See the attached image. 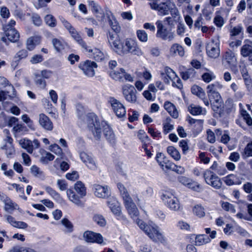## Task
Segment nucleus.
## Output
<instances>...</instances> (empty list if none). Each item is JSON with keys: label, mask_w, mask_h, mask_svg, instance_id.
<instances>
[{"label": "nucleus", "mask_w": 252, "mask_h": 252, "mask_svg": "<svg viewBox=\"0 0 252 252\" xmlns=\"http://www.w3.org/2000/svg\"><path fill=\"white\" fill-rule=\"evenodd\" d=\"M45 21L47 25L51 27H54L56 25V20L52 15H47L45 18Z\"/></svg>", "instance_id": "51"}, {"label": "nucleus", "mask_w": 252, "mask_h": 252, "mask_svg": "<svg viewBox=\"0 0 252 252\" xmlns=\"http://www.w3.org/2000/svg\"><path fill=\"white\" fill-rule=\"evenodd\" d=\"M1 149L5 150V154L7 156H11L15 153V150L13 144H5L1 147Z\"/></svg>", "instance_id": "53"}, {"label": "nucleus", "mask_w": 252, "mask_h": 252, "mask_svg": "<svg viewBox=\"0 0 252 252\" xmlns=\"http://www.w3.org/2000/svg\"><path fill=\"white\" fill-rule=\"evenodd\" d=\"M195 238V245L200 246L209 243L211 239L206 234H191L190 239Z\"/></svg>", "instance_id": "21"}, {"label": "nucleus", "mask_w": 252, "mask_h": 252, "mask_svg": "<svg viewBox=\"0 0 252 252\" xmlns=\"http://www.w3.org/2000/svg\"><path fill=\"white\" fill-rule=\"evenodd\" d=\"M89 5L94 14L96 16L98 21L101 22L102 28H105L106 26L110 25V18L108 15L105 16L104 13L100 12V7L93 0L88 1Z\"/></svg>", "instance_id": "4"}, {"label": "nucleus", "mask_w": 252, "mask_h": 252, "mask_svg": "<svg viewBox=\"0 0 252 252\" xmlns=\"http://www.w3.org/2000/svg\"><path fill=\"white\" fill-rule=\"evenodd\" d=\"M186 32V26L185 24L181 22H179L177 26L176 33L179 36H184Z\"/></svg>", "instance_id": "54"}, {"label": "nucleus", "mask_w": 252, "mask_h": 252, "mask_svg": "<svg viewBox=\"0 0 252 252\" xmlns=\"http://www.w3.org/2000/svg\"><path fill=\"white\" fill-rule=\"evenodd\" d=\"M222 86L218 82L209 84L207 87V94L210 100H213L214 98H217L220 95L218 92L219 89H221Z\"/></svg>", "instance_id": "14"}, {"label": "nucleus", "mask_w": 252, "mask_h": 252, "mask_svg": "<svg viewBox=\"0 0 252 252\" xmlns=\"http://www.w3.org/2000/svg\"><path fill=\"white\" fill-rule=\"evenodd\" d=\"M122 90L124 97L127 101L130 102H135L136 101V90L133 86L126 84L123 86Z\"/></svg>", "instance_id": "13"}, {"label": "nucleus", "mask_w": 252, "mask_h": 252, "mask_svg": "<svg viewBox=\"0 0 252 252\" xmlns=\"http://www.w3.org/2000/svg\"><path fill=\"white\" fill-rule=\"evenodd\" d=\"M34 82L35 85L40 89H45L46 87V81L41 77L38 73L34 74Z\"/></svg>", "instance_id": "30"}, {"label": "nucleus", "mask_w": 252, "mask_h": 252, "mask_svg": "<svg viewBox=\"0 0 252 252\" xmlns=\"http://www.w3.org/2000/svg\"><path fill=\"white\" fill-rule=\"evenodd\" d=\"M108 191L109 190H95L94 194L98 197L106 198L109 196Z\"/></svg>", "instance_id": "60"}, {"label": "nucleus", "mask_w": 252, "mask_h": 252, "mask_svg": "<svg viewBox=\"0 0 252 252\" xmlns=\"http://www.w3.org/2000/svg\"><path fill=\"white\" fill-rule=\"evenodd\" d=\"M124 72L125 69L122 68L111 70V77L115 80L123 82Z\"/></svg>", "instance_id": "33"}, {"label": "nucleus", "mask_w": 252, "mask_h": 252, "mask_svg": "<svg viewBox=\"0 0 252 252\" xmlns=\"http://www.w3.org/2000/svg\"><path fill=\"white\" fill-rule=\"evenodd\" d=\"M22 120L24 122L27 124L28 127L32 130H35L34 126L33 121L30 118L27 114L22 116Z\"/></svg>", "instance_id": "52"}, {"label": "nucleus", "mask_w": 252, "mask_h": 252, "mask_svg": "<svg viewBox=\"0 0 252 252\" xmlns=\"http://www.w3.org/2000/svg\"><path fill=\"white\" fill-rule=\"evenodd\" d=\"M55 158L53 155L49 152H45L44 155H43L41 157V160L44 162H48L49 161L53 160Z\"/></svg>", "instance_id": "64"}, {"label": "nucleus", "mask_w": 252, "mask_h": 252, "mask_svg": "<svg viewBox=\"0 0 252 252\" xmlns=\"http://www.w3.org/2000/svg\"><path fill=\"white\" fill-rule=\"evenodd\" d=\"M86 51L90 53L89 54L90 57L94 58L97 62L102 61L105 59V55L103 53L97 48L92 49L88 46V50Z\"/></svg>", "instance_id": "22"}, {"label": "nucleus", "mask_w": 252, "mask_h": 252, "mask_svg": "<svg viewBox=\"0 0 252 252\" xmlns=\"http://www.w3.org/2000/svg\"><path fill=\"white\" fill-rule=\"evenodd\" d=\"M38 123L39 125L44 129L51 131L53 129V124L49 118L43 113L39 115Z\"/></svg>", "instance_id": "18"}, {"label": "nucleus", "mask_w": 252, "mask_h": 252, "mask_svg": "<svg viewBox=\"0 0 252 252\" xmlns=\"http://www.w3.org/2000/svg\"><path fill=\"white\" fill-rule=\"evenodd\" d=\"M111 212L114 215L117 220H124L125 217L122 215L121 208L120 205H114L111 206Z\"/></svg>", "instance_id": "34"}, {"label": "nucleus", "mask_w": 252, "mask_h": 252, "mask_svg": "<svg viewBox=\"0 0 252 252\" xmlns=\"http://www.w3.org/2000/svg\"><path fill=\"white\" fill-rule=\"evenodd\" d=\"M215 77V76L212 73L208 72L205 73L202 75L203 80L206 83L210 82Z\"/></svg>", "instance_id": "63"}, {"label": "nucleus", "mask_w": 252, "mask_h": 252, "mask_svg": "<svg viewBox=\"0 0 252 252\" xmlns=\"http://www.w3.org/2000/svg\"><path fill=\"white\" fill-rule=\"evenodd\" d=\"M5 36L8 40L12 42H16L19 40L20 34L16 29L4 30Z\"/></svg>", "instance_id": "24"}, {"label": "nucleus", "mask_w": 252, "mask_h": 252, "mask_svg": "<svg viewBox=\"0 0 252 252\" xmlns=\"http://www.w3.org/2000/svg\"><path fill=\"white\" fill-rule=\"evenodd\" d=\"M191 92L193 94H196L200 98H203L205 95V94L202 89L197 86H193L191 88Z\"/></svg>", "instance_id": "47"}, {"label": "nucleus", "mask_w": 252, "mask_h": 252, "mask_svg": "<svg viewBox=\"0 0 252 252\" xmlns=\"http://www.w3.org/2000/svg\"><path fill=\"white\" fill-rule=\"evenodd\" d=\"M139 113L135 110H131L128 113V120L130 122H133L138 119Z\"/></svg>", "instance_id": "57"}, {"label": "nucleus", "mask_w": 252, "mask_h": 252, "mask_svg": "<svg viewBox=\"0 0 252 252\" xmlns=\"http://www.w3.org/2000/svg\"><path fill=\"white\" fill-rule=\"evenodd\" d=\"M111 18V30L115 32L114 36H118L121 34V28L119 23L116 21L115 18L112 17Z\"/></svg>", "instance_id": "35"}, {"label": "nucleus", "mask_w": 252, "mask_h": 252, "mask_svg": "<svg viewBox=\"0 0 252 252\" xmlns=\"http://www.w3.org/2000/svg\"><path fill=\"white\" fill-rule=\"evenodd\" d=\"M236 176L231 174L225 177L224 182L227 185L230 186L236 184Z\"/></svg>", "instance_id": "58"}, {"label": "nucleus", "mask_w": 252, "mask_h": 252, "mask_svg": "<svg viewBox=\"0 0 252 252\" xmlns=\"http://www.w3.org/2000/svg\"><path fill=\"white\" fill-rule=\"evenodd\" d=\"M220 41L218 37L214 38L206 46L207 54L212 58H217L220 54Z\"/></svg>", "instance_id": "6"}, {"label": "nucleus", "mask_w": 252, "mask_h": 252, "mask_svg": "<svg viewBox=\"0 0 252 252\" xmlns=\"http://www.w3.org/2000/svg\"><path fill=\"white\" fill-rule=\"evenodd\" d=\"M204 178L206 182L214 188H220L221 186V183L220 178L213 175L210 171H208L204 174Z\"/></svg>", "instance_id": "17"}, {"label": "nucleus", "mask_w": 252, "mask_h": 252, "mask_svg": "<svg viewBox=\"0 0 252 252\" xmlns=\"http://www.w3.org/2000/svg\"><path fill=\"white\" fill-rule=\"evenodd\" d=\"M160 198L167 206L172 210L176 211L180 208V204L175 196L174 190H163Z\"/></svg>", "instance_id": "3"}, {"label": "nucleus", "mask_w": 252, "mask_h": 252, "mask_svg": "<svg viewBox=\"0 0 252 252\" xmlns=\"http://www.w3.org/2000/svg\"><path fill=\"white\" fill-rule=\"evenodd\" d=\"M137 44L133 40H126L124 48V50H126V52H125L124 55L131 53Z\"/></svg>", "instance_id": "38"}, {"label": "nucleus", "mask_w": 252, "mask_h": 252, "mask_svg": "<svg viewBox=\"0 0 252 252\" xmlns=\"http://www.w3.org/2000/svg\"><path fill=\"white\" fill-rule=\"evenodd\" d=\"M138 138L142 143H146L150 140L148 136L146 134L144 130H140L138 132Z\"/></svg>", "instance_id": "55"}, {"label": "nucleus", "mask_w": 252, "mask_h": 252, "mask_svg": "<svg viewBox=\"0 0 252 252\" xmlns=\"http://www.w3.org/2000/svg\"><path fill=\"white\" fill-rule=\"evenodd\" d=\"M169 12H170L171 17H173L175 20L179 21L180 20V15L179 10L175 5H171Z\"/></svg>", "instance_id": "48"}, {"label": "nucleus", "mask_w": 252, "mask_h": 252, "mask_svg": "<svg viewBox=\"0 0 252 252\" xmlns=\"http://www.w3.org/2000/svg\"><path fill=\"white\" fill-rule=\"evenodd\" d=\"M243 28L241 25H237L236 27H233L230 31V35L231 36H236L239 35L242 31Z\"/></svg>", "instance_id": "62"}, {"label": "nucleus", "mask_w": 252, "mask_h": 252, "mask_svg": "<svg viewBox=\"0 0 252 252\" xmlns=\"http://www.w3.org/2000/svg\"><path fill=\"white\" fill-rule=\"evenodd\" d=\"M178 181L187 188L191 189H194L195 188H199L200 185L196 181H193L191 178L185 176H180L178 178Z\"/></svg>", "instance_id": "19"}, {"label": "nucleus", "mask_w": 252, "mask_h": 252, "mask_svg": "<svg viewBox=\"0 0 252 252\" xmlns=\"http://www.w3.org/2000/svg\"><path fill=\"white\" fill-rule=\"evenodd\" d=\"M222 64L224 66L229 67L233 69L237 64V58L235 53L231 51H226L222 56Z\"/></svg>", "instance_id": "9"}, {"label": "nucleus", "mask_w": 252, "mask_h": 252, "mask_svg": "<svg viewBox=\"0 0 252 252\" xmlns=\"http://www.w3.org/2000/svg\"><path fill=\"white\" fill-rule=\"evenodd\" d=\"M85 241L89 243H96L101 244L103 242V238L99 233H96L91 230H86L83 233Z\"/></svg>", "instance_id": "8"}, {"label": "nucleus", "mask_w": 252, "mask_h": 252, "mask_svg": "<svg viewBox=\"0 0 252 252\" xmlns=\"http://www.w3.org/2000/svg\"><path fill=\"white\" fill-rule=\"evenodd\" d=\"M71 36L85 50H88V46L83 40L79 33L73 28L72 30L68 31Z\"/></svg>", "instance_id": "27"}, {"label": "nucleus", "mask_w": 252, "mask_h": 252, "mask_svg": "<svg viewBox=\"0 0 252 252\" xmlns=\"http://www.w3.org/2000/svg\"><path fill=\"white\" fill-rule=\"evenodd\" d=\"M164 107L169 114L174 118H177L179 115L178 111L175 106L170 101H165Z\"/></svg>", "instance_id": "26"}, {"label": "nucleus", "mask_w": 252, "mask_h": 252, "mask_svg": "<svg viewBox=\"0 0 252 252\" xmlns=\"http://www.w3.org/2000/svg\"><path fill=\"white\" fill-rule=\"evenodd\" d=\"M242 155L244 158L252 157V141L247 145Z\"/></svg>", "instance_id": "46"}, {"label": "nucleus", "mask_w": 252, "mask_h": 252, "mask_svg": "<svg viewBox=\"0 0 252 252\" xmlns=\"http://www.w3.org/2000/svg\"><path fill=\"white\" fill-rule=\"evenodd\" d=\"M156 24L157 27V37L168 41H171L174 39L175 34L174 32H172V30L167 29V28L163 25L161 21L158 20Z\"/></svg>", "instance_id": "5"}, {"label": "nucleus", "mask_w": 252, "mask_h": 252, "mask_svg": "<svg viewBox=\"0 0 252 252\" xmlns=\"http://www.w3.org/2000/svg\"><path fill=\"white\" fill-rule=\"evenodd\" d=\"M149 4L152 9L158 10V15H166L169 14L170 7L171 6V4L170 3H162L158 4L153 2L149 3Z\"/></svg>", "instance_id": "16"}, {"label": "nucleus", "mask_w": 252, "mask_h": 252, "mask_svg": "<svg viewBox=\"0 0 252 252\" xmlns=\"http://www.w3.org/2000/svg\"><path fill=\"white\" fill-rule=\"evenodd\" d=\"M50 150L57 155L61 156L63 155L62 149L59 147L58 145L56 144L51 145L50 146Z\"/></svg>", "instance_id": "56"}, {"label": "nucleus", "mask_w": 252, "mask_h": 252, "mask_svg": "<svg viewBox=\"0 0 252 252\" xmlns=\"http://www.w3.org/2000/svg\"><path fill=\"white\" fill-rule=\"evenodd\" d=\"M79 67L86 75L93 77L95 74L94 68L97 67V65L95 63L87 60L80 63Z\"/></svg>", "instance_id": "11"}, {"label": "nucleus", "mask_w": 252, "mask_h": 252, "mask_svg": "<svg viewBox=\"0 0 252 252\" xmlns=\"http://www.w3.org/2000/svg\"><path fill=\"white\" fill-rule=\"evenodd\" d=\"M113 41V50L118 54L123 55L126 50H124L125 45L122 39H121L120 36H115L114 34L111 35V40Z\"/></svg>", "instance_id": "15"}, {"label": "nucleus", "mask_w": 252, "mask_h": 252, "mask_svg": "<svg viewBox=\"0 0 252 252\" xmlns=\"http://www.w3.org/2000/svg\"><path fill=\"white\" fill-rule=\"evenodd\" d=\"M123 197L124 203L126 208L131 218L135 220L136 224L142 230L144 233L155 243H160L164 244L166 243V237L158 230L157 227H154L153 225L147 224L143 220L139 218V211L133 202L134 201L137 203L139 201V199L137 195L133 196V199L129 195L127 190H120Z\"/></svg>", "instance_id": "1"}, {"label": "nucleus", "mask_w": 252, "mask_h": 252, "mask_svg": "<svg viewBox=\"0 0 252 252\" xmlns=\"http://www.w3.org/2000/svg\"><path fill=\"white\" fill-rule=\"evenodd\" d=\"M35 39L34 37H31L27 41V48L28 50H32L35 46Z\"/></svg>", "instance_id": "59"}, {"label": "nucleus", "mask_w": 252, "mask_h": 252, "mask_svg": "<svg viewBox=\"0 0 252 252\" xmlns=\"http://www.w3.org/2000/svg\"><path fill=\"white\" fill-rule=\"evenodd\" d=\"M196 72L193 68H189L187 70L181 73V76L183 80H187L189 79L193 78L195 77Z\"/></svg>", "instance_id": "39"}, {"label": "nucleus", "mask_w": 252, "mask_h": 252, "mask_svg": "<svg viewBox=\"0 0 252 252\" xmlns=\"http://www.w3.org/2000/svg\"><path fill=\"white\" fill-rule=\"evenodd\" d=\"M241 114L243 120L249 126H252V118L247 111L244 109L241 110Z\"/></svg>", "instance_id": "43"}, {"label": "nucleus", "mask_w": 252, "mask_h": 252, "mask_svg": "<svg viewBox=\"0 0 252 252\" xmlns=\"http://www.w3.org/2000/svg\"><path fill=\"white\" fill-rule=\"evenodd\" d=\"M136 34L138 39L143 42H146L148 41V34L144 30H137Z\"/></svg>", "instance_id": "49"}, {"label": "nucleus", "mask_w": 252, "mask_h": 252, "mask_svg": "<svg viewBox=\"0 0 252 252\" xmlns=\"http://www.w3.org/2000/svg\"><path fill=\"white\" fill-rule=\"evenodd\" d=\"M30 172L32 176L37 178L43 180L45 178V175L44 172L38 167L35 165L31 166L30 168Z\"/></svg>", "instance_id": "29"}, {"label": "nucleus", "mask_w": 252, "mask_h": 252, "mask_svg": "<svg viewBox=\"0 0 252 252\" xmlns=\"http://www.w3.org/2000/svg\"><path fill=\"white\" fill-rule=\"evenodd\" d=\"M156 159L158 164L164 170V164L166 163V161H168V159L164 155L161 153H158L156 155Z\"/></svg>", "instance_id": "40"}, {"label": "nucleus", "mask_w": 252, "mask_h": 252, "mask_svg": "<svg viewBox=\"0 0 252 252\" xmlns=\"http://www.w3.org/2000/svg\"><path fill=\"white\" fill-rule=\"evenodd\" d=\"M170 53L173 56H179L182 57L185 55V52L184 48L182 45L178 43H174L170 49Z\"/></svg>", "instance_id": "23"}, {"label": "nucleus", "mask_w": 252, "mask_h": 252, "mask_svg": "<svg viewBox=\"0 0 252 252\" xmlns=\"http://www.w3.org/2000/svg\"><path fill=\"white\" fill-rule=\"evenodd\" d=\"M93 220L100 227H104L106 224V221L105 218L100 214H94L93 216Z\"/></svg>", "instance_id": "37"}, {"label": "nucleus", "mask_w": 252, "mask_h": 252, "mask_svg": "<svg viewBox=\"0 0 252 252\" xmlns=\"http://www.w3.org/2000/svg\"><path fill=\"white\" fill-rule=\"evenodd\" d=\"M80 157L82 161L86 164L89 168L92 170H95L96 168L95 162L93 158L87 153L85 152H81L80 154Z\"/></svg>", "instance_id": "20"}, {"label": "nucleus", "mask_w": 252, "mask_h": 252, "mask_svg": "<svg viewBox=\"0 0 252 252\" xmlns=\"http://www.w3.org/2000/svg\"><path fill=\"white\" fill-rule=\"evenodd\" d=\"M76 110L78 117V125L82 127H87L96 139L100 138L102 130L106 138L110 139V128L104 121L99 122L97 116L94 113L85 115L84 107L81 104H77Z\"/></svg>", "instance_id": "2"}, {"label": "nucleus", "mask_w": 252, "mask_h": 252, "mask_svg": "<svg viewBox=\"0 0 252 252\" xmlns=\"http://www.w3.org/2000/svg\"><path fill=\"white\" fill-rule=\"evenodd\" d=\"M62 224L66 229L68 233H71L74 230V226L72 223L67 218H64L61 220Z\"/></svg>", "instance_id": "41"}, {"label": "nucleus", "mask_w": 252, "mask_h": 252, "mask_svg": "<svg viewBox=\"0 0 252 252\" xmlns=\"http://www.w3.org/2000/svg\"><path fill=\"white\" fill-rule=\"evenodd\" d=\"M87 190H66L69 199L76 204L81 203V198L86 195Z\"/></svg>", "instance_id": "12"}, {"label": "nucleus", "mask_w": 252, "mask_h": 252, "mask_svg": "<svg viewBox=\"0 0 252 252\" xmlns=\"http://www.w3.org/2000/svg\"><path fill=\"white\" fill-rule=\"evenodd\" d=\"M111 107L118 118L125 119L126 117L125 107L119 101L111 97Z\"/></svg>", "instance_id": "10"}, {"label": "nucleus", "mask_w": 252, "mask_h": 252, "mask_svg": "<svg viewBox=\"0 0 252 252\" xmlns=\"http://www.w3.org/2000/svg\"><path fill=\"white\" fill-rule=\"evenodd\" d=\"M52 42L55 50L58 52L61 51L67 46L66 43L61 38H53Z\"/></svg>", "instance_id": "28"}, {"label": "nucleus", "mask_w": 252, "mask_h": 252, "mask_svg": "<svg viewBox=\"0 0 252 252\" xmlns=\"http://www.w3.org/2000/svg\"><path fill=\"white\" fill-rule=\"evenodd\" d=\"M13 131L15 134L23 135L28 131L26 126L23 125H17L13 128Z\"/></svg>", "instance_id": "44"}, {"label": "nucleus", "mask_w": 252, "mask_h": 252, "mask_svg": "<svg viewBox=\"0 0 252 252\" xmlns=\"http://www.w3.org/2000/svg\"><path fill=\"white\" fill-rule=\"evenodd\" d=\"M193 213L199 218L205 216L204 209L200 205L194 206L192 209Z\"/></svg>", "instance_id": "45"}, {"label": "nucleus", "mask_w": 252, "mask_h": 252, "mask_svg": "<svg viewBox=\"0 0 252 252\" xmlns=\"http://www.w3.org/2000/svg\"><path fill=\"white\" fill-rule=\"evenodd\" d=\"M221 206L225 211L230 212L232 214H234L236 212L234 206L228 202L221 201Z\"/></svg>", "instance_id": "42"}, {"label": "nucleus", "mask_w": 252, "mask_h": 252, "mask_svg": "<svg viewBox=\"0 0 252 252\" xmlns=\"http://www.w3.org/2000/svg\"><path fill=\"white\" fill-rule=\"evenodd\" d=\"M63 158L62 157H61V158H57L55 161V163L60 164V169L63 171H65L67 170L69 168V164L66 161H61V158Z\"/></svg>", "instance_id": "50"}, {"label": "nucleus", "mask_w": 252, "mask_h": 252, "mask_svg": "<svg viewBox=\"0 0 252 252\" xmlns=\"http://www.w3.org/2000/svg\"><path fill=\"white\" fill-rule=\"evenodd\" d=\"M19 143L22 148L25 149L29 154H32L33 150L40 147V142L37 139H34L32 141L23 138L19 140Z\"/></svg>", "instance_id": "7"}, {"label": "nucleus", "mask_w": 252, "mask_h": 252, "mask_svg": "<svg viewBox=\"0 0 252 252\" xmlns=\"http://www.w3.org/2000/svg\"><path fill=\"white\" fill-rule=\"evenodd\" d=\"M210 101L212 109L213 111L217 112L219 111L223 103L221 96H219L217 98H214L213 99V100H210Z\"/></svg>", "instance_id": "31"}, {"label": "nucleus", "mask_w": 252, "mask_h": 252, "mask_svg": "<svg viewBox=\"0 0 252 252\" xmlns=\"http://www.w3.org/2000/svg\"><path fill=\"white\" fill-rule=\"evenodd\" d=\"M241 54L244 57H249L252 60V41H247L242 47Z\"/></svg>", "instance_id": "25"}, {"label": "nucleus", "mask_w": 252, "mask_h": 252, "mask_svg": "<svg viewBox=\"0 0 252 252\" xmlns=\"http://www.w3.org/2000/svg\"><path fill=\"white\" fill-rule=\"evenodd\" d=\"M167 153L176 160L181 159V155L179 152L174 147L169 146L167 148Z\"/></svg>", "instance_id": "36"}, {"label": "nucleus", "mask_w": 252, "mask_h": 252, "mask_svg": "<svg viewBox=\"0 0 252 252\" xmlns=\"http://www.w3.org/2000/svg\"><path fill=\"white\" fill-rule=\"evenodd\" d=\"M189 111L193 115L205 114L206 112V110L203 109L201 106L193 104L189 106Z\"/></svg>", "instance_id": "32"}, {"label": "nucleus", "mask_w": 252, "mask_h": 252, "mask_svg": "<svg viewBox=\"0 0 252 252\" xmlns=\"http://www.w3.org/2000/svg\"><path fill=\"white\" fill-rule=\"evenodd\" d=\"M164 73L171 80L176 76L175 72L168 67H165Z\"/></svg>", "instance_id": "61"}]
</instances>
